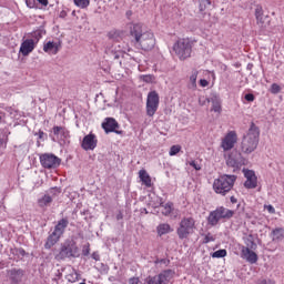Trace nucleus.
<instances>
[{
  "instance_id": "nucleus-1",
  "label": "nucleus",
  "mask_w": 284,
  "mask_h": 284,
  "mask_svg": "<svg viewBox=\"0 0 284 284\" xmlns=\"http://www.w3.org/2000/svg\"><path fill=\"white\" fill-rule=\"evenodd\" d=\"M130 37L131 42L138 48V50L149 52V50H152L154 45H156L154 33L143 30V24L141 23H135L130 27Z\"/></svg>"
},
{
  "instance_id": "nucleus-2",
  "label": "nucleus",
  "mask_w": 284,
  "mask_h": 284,
  "mask_svg": "<svg viewBox=\"0 0 284 284\" xmlns=\"http://www.w3.org/2000/svg\"><path fill=\"white\" fill-rule=\"evenodd\" d=\"M260 136L261 131L258 130V126L252 122L247 133L243 136L241 142L242 154H252V152L258 148Z\"/></svg>"
},
{
  "instance_id": "nucleus-3",
  "label": "nucleus",
  "mask_w": 284,
  "mask_h": 284,
  "mask_svg": "<svg viewBox=\"0 0 284 284\" xmlns=\"http://www.w3.org/2000/svg\"><path fill=\"white\" fill-rule=\"evenodd\" d=\"M234 183H236V175L224 174L214 180L213 190L215 194H221V196H225L226 194H229V192H232Z\"/></svg>"
},
{
  "instance_id": "nucleus-4",
  "label": "nucleus",
  "mask_w": 284,
  "mask_h": 284,
  "mask_svg": "<svg viewBox=\"0 0 284 284\" xmlns=\"http://www.w3.org/2000/svg\"><path fill=\"white\" fill-rule=\"evenodd\" d=\"M196 232V220L192 216L183 217L176 229V234L181 241L192 236Z\"/></svg>"
},
{
  "instance_id": "nucleus-5",
  "label": "nucleus",
  "mask_w": 284,
  "mask_h": 284,
  "mask_svg": "<svg viewBox=\"0 0 284 284\" xmlns=\"http://www.w3.org/2000/svg\"><path fill=\"white\" fill-rule=\"evenodd\" d=\"M79 257V246L74 241L67 240L60 245V251L55 255L57 261H65V258Z\"/></svg>"
},
{
  "instance_id": "nucleus-6",
  "label": "nucleus",
  "mask_w": 284,
  "mask_h": 284,
  "mask_svg": "<svg viewBox=\"0 0 284 284\" xmlns=\"http://www.w3.org/2000/svg\"><path fill=\"white\" fill-rule=\"evenodd\" d=\"M173 52L181 61H185V59L192 57V43L187 39H180L173 45Z\"/></svg>"
},
{
  "instance_id": "nucleus-7",
  "label": "nucleus",
  "mask_w": 284,
  "mask_h": 284,
  "mask_svg": "<svg viewBox=\"0 0 284 284\" xmlns=\"http://www.w3.org/2000/svg\"><path fill=\"white\" fill-rule=\"evenodd\" d=\"M232 216H234V211L225 209L224 206H219L215 211H212L209 214L207 223L214 227V225H219L221 219L230 220Z\"/></svg>"
},
{
  "instance_id": "nucleus-8",
  "label": "nucleus",
  "mask_w": 284,
  "mask_h": 284,
  "mask_svg": "<svg viewBox=\"0 0 284 284\" xmlns=\"http://www.w3.org/2000/svg\"><path fill=\"white\" fill-rule=\"evenodd\" d=\"M174 276V272L172 270L162 271L158 275H150L144 280L143 284H170L172 277Z\"/></svg>"
},
{
  "instance_id": "nucleus-9",
  "label": "nucleus",
  "mask_w": 284,
  "mask_h": 284,
  "mask_svg": "<svg viewBox=\"0 0 284 284\" xmlns=\"http://www.w3.org/2000/svg\"><path fill=\"white\" fill-rule=\"evenodd\" d=\"M40 163L45 170H54L61 165V159L52 153L40 155Z\"/></svg>"
},
{
  "instance_id": "nucleus-10",
  "label": "nucleus",
  "mask_w": 284,
  "mask_h": 284,
  "mask_svg": "<svg viewBox=\"0 0 284 284\" xmlns=\"http://www.w3.org/2000/svg\"><path fill=\"white\" fill-rule=\"evenodd\" d=\"M160 98L156 91H151L146 98V114L148 116H154L156 110H159Z\"/></svg>"
},
{
  "instance_id": "nucleus-11",
  "label": "nucleus",
  "mask_w": 284,
  "mask_h": 284,
  "mask_svg": "<svg viewBox=\"0 0 284 284\" xmlns=\"http://www.w3.org/2000/svg\"><path fill=\"white\" fill-rule=\"evenodd\" d=\"M255 19L258 28L265 30L270 26V16L265 14L262 6H256L255 8Z\"/></svg>"
},
{
  "instance_id": "nucleus-12",
  "label": "nucleus",
  "mask_w": 284,
  "mask_h": 284,
  "mask_svg": "<svg viewBox=\"0 0 284 284\" xmlns=\"http://www.w3.org/2000/svg\"><path fill=\"white\" fill-rule=\"evenodd\" d=\"M57 194H61V190L59 187L51 189L48 194H44L38 200L39 207H49V205H52V202L54 201V196H57Z\"/></svg>"
},
{
  "instance_id": "nucleus-13",
  "label": "nucleus",
  "mask_w": 284,
  "mask_h": 284,
  "mask_svg": "<svg viewBox=\"0 0 284 284\" xmlns=\"http://www.w3.org/2000/svg\"><path fill=\"white\" fill-rule=\"evenodd\" d=\"M226 165L229 168H241L242 165H245V159L243 155L236 151H233L231 154L226 158Z\"/></svg>"
},
{
  "instance_id": "nucleus-14",
  "label": "nucleus",
  "mask_w": 284,
  "mask_h": 284,
  "mask_svg": "<svg viewBox=\"0 0 284 284\" xmlns=\"http://www.w3.org/2000/svg\"><path fill=\"white\" fill-rule=\"evenodd\" d=\"M26 276V271L23 268H10L7 271V278L10 284H21Z\"/></svg>"
},
{
  "instance_id": "nucleus-15",
  "label": "nucleus",
  "mask_w": 284,
  "mask_h": 284,
  "mask_svg": "<svg viewBox=\"0 0 284 284\" xmlns=\"http://www.w3.org/2000/svg\"><path fill=\"white\" fill-rule=\"evenodd\" d=\"M102 128L106 134L114 132L115 134H123V131H119V122L114 118H105L102 123Z\"/></svg>"
},
{
  "instance_id": "nucleus-16",
  "label": "nucleus",
  "mask_w": 284,
  "mask_h": 284,
  "mask_svg": "<svg viewBox=\"0 0 284 284\" xmlns=\"http://www.w3.org/2000/svg\"><path fill=\"white\" fill-rule=\"evenodd\" d=\"M51 139L54 143H57V141H65V139H70V131L64 126H53Z\"/></svg>"
},
{
  "instance_id": "nucleus-17",
  "label": "nucleus",
  "mask_w": 284,
  "mask_h": 284,
  "mask_svg": "<svg viewBox=\"0 0 284 284\" xmlns=\"http://www.w3.org/2000/svg\"><path fill=\"white\" fill-rule=\"evenodd\" d=\"M236 141H237L236 132L230 131L222 140L221 148L223 149L224 152H227L229 150H232V148H234V145L236 144Z\"/></svg>"
},
{
  "instance_id": "nucleus-18",
  "label": "nucleus",
  "mask_w": 284,
  "mask_h": 284,
  "mask_svg": "<svg viewBox=\"0 0 284 284\" xmlns=\"http://www.w3.org/2000/svg\"><path fill=\"white\" fill-rule=\"evenodd\" d=\"M241 258H244V261H247V263H251V265H254V263L258 261V255L256 254V252H254V250L242 246Z\"/></svg>"
},
{
  "instance_id": "nucleus-19",
  "label": "nucleus",
  "mask_w": 284,
  "mask_h": 284,
  "mask_svg": "<svg viewBox=\"0 0 284 284\" xmlns=\"http://www.w3.org/2000/svg\"><path fill=\"white\" fill-rule=\"evenodd\" d=\"M244 176L246 179L244 187H246V190H254L257 185L256 173L252 170H244Z\"/></svg>"
},
{
  "instance_id": "nucleus-20",
  "label": "nucleus",
  "mask_w": 284,
  "mask_h": 284,
  "mask_svg": "<svg viewBox=\"0 0 284 284\" xmlns=\"http://www.w3.org/2000/svg\"><path fill=\"white\" fill-rule=\"evenodd\" d=\"M34 48H37L34 39H26L20 45V54H22V57H28V54L33 52Z\"/></svg>"
},
{
  "instance_id": "nucleus-21",
  "label": "nucleus",
  "mask_w": 284,
  "mask_h": 284,
  "mask_svg": "<svg viewBox=\"0 0 284 284\" xmlns=\"http://www.w3.org/2000/svg\"><path fill=\"white\" fill-rule=\"evenodd\" d=\"M97 143H98L97 135L90 133L83 138L81 148L82 150H85V151L94 150V148H97Z\"/></svg>"
},
{
  "instance_id": "nucleus-22",
  "label": "nucleus",
  "mask_w": 284,
  "mask_h": 284,
  "mask_svg": "<svg viewBox=\"0 0 284 284\" xmlns=\"http://www.w3.org/2000/svg\"><path fill=\"white\" fill-rule=\"evenodd\" d=\"M70 225V221H68V217L61 219L58 221L57 225L54 226V234H58L60 237L65 234V230Z\"/></svg>"
},
{
  "instance_id": "nucleus-23",
  "label": "nucleus",
  "mask_w": 284,
  "mask_h": 284,
  "mask_svg": "<svg viewBox=\"0 0 284 284\" xmlns=\"http://www.w3.org/2000/svg\"><path fill=\"white\" fill-rule=\"evenodd\" d=\"M61 239V235H58L57 233L52 232L44 244L45 250H52L57 243H59V240Z\"/></svg>"
},
{
  "instance_id": "nucleus-24",
  "label": "nucleus",
  "mask_w": 284,
  "mask_h": 284,
  "mask_svg": "<svg viewBox=\"0 0 284 284\" xmlns=\"http://www.w3.org/2000/svg\"><path fill=\"white\" fill-rule=\"evenodd\" d=\"M140 181L145 185L146 187H152V178H150V174L145 170L139 171Z\"/></svg>"
},
{
  "instance_id": "nucleus-25",
  "label": "nucleus",
  "mask_w": 284,
  "mask_h": 284,
  "mask_svg": "<svg viewBox=\"0 0 284 284\" xmlns=\"http://www.w3.org/2000/svg\"><path fill=\"white\" fill-rule=\"evenodd\" d=\"M43 51L48 54H57L59 52V44L49 41L43 45Z\"/></svg>"
},
{
  "instance_id": "nucleus-26",
  "label": "nucleus",
  "mask_w": 284,
  "mask_h": 284,
  "mask_svg": "<svg viewBox=\"0 0 284 284\" xmlns=\"http://www.w3.org/2000/svg\"><path fill=\"white\" fill-rule=\"evenodd\" d=\"M156 232L159 236H164V234H170V232H172V226L168 223H162L156 227Z\"/></svg>"
},
{
  "instance_id": "nucleus-27",
  "label": "nucleus",
  "mask_w": 284,
  "mask_h": 284,
  "mask_svg": "<svg viewBox=\"0 0 284 284\" xmlns=\"http://www.w3.org/2000/svg\"><path fill=\"white\" fill-rule=\"evenodd\" d=\"M160 207H163L162 214L163 216H170L172 212H174V203L168 202L166 204L160 203Z\"/></svg>"
},
{
  "instance_id": "nucleus-28",
  "label": "nucleus",
  "mask_w": 284,
  "mask_h": 284,
  "mask_svg": "<svg viewBox=\"0 0 284 284\" xmlns=\"http://www.w3.org/2000/svg\"><path fill=\"white\" fill-rule=\"evenodd\" d=\"M199 78V71L193 69L190 75L189 89L196 90V79Z\"/></svg>"
},
{
  "instance_id": "nucleus-29",
  "label": "nucleus",
  "mask_w": 284,
  "mask_h": 284,
  "mask_svg": "<svg viewBox=\"0 0 284 284\" xmlns=\"http://www.w3.org/2000/svg\"><path fill=\"white\" fill-rule=\"evenodd\" d=\"M284 237V230L282 227L272 231V241H281Z\"/></svg>"
},
{
  "instance_id": "nucleus-30",
  "label": "nucleus",
  "mask_w": 284,
  "mask_h": 284,
  "mask_svg": "<svg viewBox=\"0 0 284 284\" xmlns=\"http://www.w3.org/2000/svg\"><path fill=\"white\" fill-rule=\"evenodd\" d=\"M244 243L248 247V250H256L257 245L254 243V236L248 235L247 237L244 239Z\"/></svg>"
},
{
  "instance_id": "nucleus-31",
  "label": "nucleus",
  "mask_w": 284,
  "mask_h": 284,
  "mask_svg": "<svg viewBox=\"0 0 284 284\" xmlns=\"http://www.w3.org/2000/svg\"><path fill=\"white\" fill-rule=\"evenodd\" d=\"M81 275H79V273H77V271H72L70 274L67 275V281H69V283H77V281H79Z\"/></svg>"
},
{
  "instance_id": "nucleus-32",
  "label": "nucleus",
  "mask_w": 284,
  "mask_h": 284,
  "mask_svg": "<svg viewBox=\"0 0 284 284\" xmlns=\"http://www.w3.org/2000/svg\"><path fill=\"white\" fill-rule=\"evenodd\" d=\"M210 6H212V1H210V0H200V6H199L200 12H205V10L210 8Z\"/></svg>"
},
{
  "instance_id": "nucleus-33",
  "label": "nucleus",
  "mask_w": 284,
  "mask_h": 284,
  "mask_svg": "<svg viewBox=\"0 0 284 284\" xmlns=\"http://www.w3.org/2000/svg\"><path fill=\"white\" fill-rule=\"evenodd\" d=\"M74 6H77V8H81L82 10H84V8H88V6H90V0H73Z\"/></svg>"
},
{
  "instance_id": "nucleus-34",
  "label": "nucleus",
  "mask_w": 284,
  "mask_h": 284,
  "mask_svg": "<svg viewBox=\"0 0 284 284\" xmlns=\"http://www.w3.org/2000/svg\"><path fill=\"white\" fill-rule=\"evenodd\" d=\"M211 110L212 112H217V114H221L222 112L221 102L219 100H213Z\"/></svg>"
},
{
  "instance_id": "nucleus-35",
  "label": "nucleus",
  "mask_w": 284,
  "mask_h": 284,
  "mask_svg": "<svg viewBox=\"0 0 284 284\" xmlns=\"http://www.w3.org/2000/svg\"><path fill=\"white\" fill-rule=\"evenodd\" d=\"M225 256H227L226 250H219L212 254V258H225Z\"/></svg>"
},
{
  "instance_id": "nucleus-36",
  "label": "nucleus",
  "mask_w": 284,
  "mask_h": 284,
  "mask_svg": "<svg viewBox=\"0 0 284 284\" xmlns=\"http://www.w3.org/2000/svg\"><path fill=\"white\" fill-rule=\"evenodd\" d=\"M179 152H181V145L176 144V145H172L169 154L170 156H176V154H179Z\"/></svg>"
},
{
  "instance_id": "nucleus-37",
  "label": "nucleus",
  "mask_w": 284,
  "mask_h": 284,
  "mask_svg": "<svg viewBox=\"0 0 284 284\" xmlns=\"http://www.w3.org/2000/svg\"><path fill=\"white\" fill-rule=\"evenodd\" d=\"M216 241V237L214 235H212V233H207L205 236H204V240H203V243L204 244H207V243H212Z\"/></svg>"
},
{
  "instance_id": "nucleus-38",
  "label": "nucleus",
  "mask_w": 284,
  "mask_h": 284,
  "mask_svg": "<svg viewBox=\"0 0 284 284\" xmlns=\"http://www.w3.org/2000/svg\"><path fill=\"white\" fill-rule=\"evenodd\" d=\"M154 263H155V265H164V267H168L170 265V260H168V258H161V260L156 258L154 261Z\"/></svg>"
},
{
  "instance_id": "nucleus-39",
  "label": "nucleus",
  "mask_w": 284,
  "mask_h": 284,
  "mask_svg": "<svg viewBox=\"0 0 284 284\" xmlns=\"http://www.w3.org/2000/svg\"><path fill=\"white\" fill-rule=\"evenodd\" d=\"M271 94H278L281 92V85L273 83L270 89Z\"/></svg>"
},
{
  "instance_id": "nucleus-40",
  "label": "nucleus",
  "mask_w": 284,
  "mask_h": 284,
  "mask_svg": "<svg viewBox=\"0 0 284 284\" xmlns=\"http://www.w3.org/2000/svg\"><path fill=\"white\" fill-rule=\"evenodd\" d=\"M99 272L100 274H108V272H110V266H108V264L101 263Z\"/></svg>"
},
{
  "instance_id": "nucleus-41",
  "label": "nucleus",
  "mask_w": 284,
  "mask_h": 284,
  "mask_svg": "<svg viewBox=\"0 0 284 284\" xmlns=\"http://www.w3.org/2000/svg\"><path fill=\"white\" fill-rule=\"evenodd\" d=\"M142 81H144V83H152L154 81V77L153 75H141Z\"/></svg>"
},
{
  "instance_id": "nucleus-42",
  "label": "nucleus",
  "mask_w": 284,
  "mask_h": 284,
  "mask_svg": "<svg viewBox=\"0 0 284 284\" xmlns=\"http://www.w3.org/2000/svg\"><path fill=\"white\" fill-rule=\"evenodd\" d=\"M189 165H191V168H193L197 172L201 170V164H199V162H196V161L189 162Z\"/></svg>"
},
{
  "instance_id": "nucleus-43",
  "label": "nucleus",
  "mask_w": 284,
  "mask_h": 284,
  "mask_svg": "<svg viewBox=\"0 0 284 284\" xmlns=\"http://www.w3.org/2000/svg\"><path fill=\"white\" fill-rule=\"evenodd\" d=\"M82 254H83V256L90 255V244H87L83 246Z\"/></svg>"
},
{
  "instance_id": "nucleus-44",
  "label": "nucleus",
  "mask_w": 284,
  "mask_h": 284,
  "mask_svg": "<svg viewBox=\"0 0 284 284\" xmlns=\"http://www.w3.org/2000/svg\"><path fill=\"white\" fill-rule=\"evenodd\" d=\"M26 3L28 8H36L37 7V0H26Z\"/></svg>"
},
{
  "instance_id": "nucleus-45",
  "label": "nucleus",
  "mask_w": 284,
  "mask_h": 284,
  "mask_svg": "<svg viewBox=\"0 0 284 284\" xmlns=\"http://www.w3.org/2000/svg\"><path fill=\"white\" fill-rule=\"evenodd\" d=\"M244 99H245V101L252 102V101H254V94L247 93V94H245Z\"/></svg>"
},
{
  "instance_id": "nucleus-46",
  "label": "nucleus",
  "mask_w": 284,
  "mask_h": 284,
  "mask_svg": "<svg viewBox=\"0 0 284 284\" xmlns=\"http://www.w3.org/2000/svg\"><path fill=\"white\" fill-rule=\"evenodd\" d=\"M91 257L93 258V261H101V255H99V252H93Z\"/></svg>"
},
{
  "instance_id": "nucleus-47",
  "label": "nucleus",
  "mask_w": 284,
  "mask_h": 284,
  "mask_svg": "<svg viewBox=\"0 0 284 284\" xmlns=\"http://www.w3.org/2000/svg\"><path fill=\"white\" fill-rule=\"evenodd\" d=\"M209 84H210V82H207V80H205V79H201V80H200V85H201L202 88H207Z\"/></svg>"
},
{
  "instance_id": "nucleus-48",
  "label": "nucleus",
  "mask_w": 284,
  "mask_h": 284,
  "mask_svg": "<svg viewBox=\"0 0 284 284\" xmlns=\"http://www.w3.org/2000/svg\"><path fill=\"white\" fill-rule=\"evenodd\" d=\"M266 210H267V212H268L270 214H275V213H276V209H274V206H272V205H267V206H266Z\"/></svg>"
},
{
  "instance_id": "nucleus-49",
  "label": "nucleus",
  "mask_w": 284,
  "mask_h": 284,
  "mask_svg": "<svg viewBox=\"0 0 284 284\" xmlns=\"http://www.w3.org/2000/svg\"><path fill=\"white\" fill-rule=\"evenodd\" d=\"M129 284H139V277H131Z\"/></svg>"
},
{
  "instance_id": "nucleus-50",
  "label": "nucleus",
  "mask_w": 284,
  "mask_h": 284,
  "mask_svg": "<svg viewBox=\"0 0 284 284\" xmlns=\"http://www.w3.org/2000/svg\"><path fill=\"white\" fill-rule=\"evenodd\" d=\"M256 284H267V280L262 277V278L256 281Z\"/></svg>"
},
{
  "instance_id": "nucleus-51",
  "label": "nucleus",
  "mask_w": 284,
  "mask_h": 284,
  "mask_svg": "<svg viewBox=\"0 0 284 284\" xmlns=\"http://www.w3.org/2000/svg\"><path fill=\"white\" fill-rule=\"evenodd\" d=\"M231 203H239V200L233 195L230 197Z\"/></svg>"
},
{
  "instance_id": "nucleus-52",
  "label": "nucleus",
  "mask_w": 284,
  "mask_h": 284,
  "mask_svg": "<svg viewBox=\"0 0 284 284\" xmlns=\"http://www.w3.org/2000/svg\"><path fill=\"white\" fill-rule=\"evenodd\" d=\"M41 6H48V0H37Z\"/></svg>"
},
{
  "instance_id": "nucleus-53",
  "label": "nucleus",
  "mask_w": 284,
  "mask_h": 284,
  "mask_svg": "<svg viewBox=\"0 0 284 284\" xmlns=\"http://www.w3.org/2000/svg\"><path fill=\"white\" fill-rule=\"evenodd\" d=\"M18 253L21 255V256H26V251L23 248H19L18 250Z\"/></svg>"
},
{
  "instance_id": "nucleus-54",
  "label": "nucleus",
  "mask_w": 284,
  "mask_h": 284,
  "mask_svg": "<svg viewBox=\"0 0 284 284\" xmlns=\"http://www.w3.org/2000/svg\"><path fill=\"white\" fill-rule=\"evenodd\" d=\"M39 139H43V136L45 135V133L43 131H39Z\"/></svg>"
},
{
  "instance_id": "nucleus-55",
  "label": "nucleus",
  "mask_w": 284,
  "mask_h": 284,
  "mask_svg": "<svg viewBox=\"0 0 284 284\" xmlns=\"http://www.w3.org/2000/svg\"><path fill=\"white\" fill-rule=\"evenodd\" d=\"M6 118V114L0 113V123H3V119Z\"/></svg>"
},
{
  "instance_id": "nucleus-56",
  "label": "nucleus",
  "mask_w": 284,
  "mask_h": 284,
  "mask_svg": "<svg viewBox=\"0 0 284 284\" xmlns=\"http://www.w3.org/2000/svg\"><path fill=\"white\" fill-rule=\"evenodd\" d=\"M132 14V11H126V17L130 18V16Z\"/></svg>"
},
{
  "instance_id": "nucleus-57",
  "label": "nucleus",
  "mask_w": 284,
  "mask_h": 284,
  "mask_svg": "<svg viewBox=\"0 0 284 284\" xmlns=\"http://www.w3.org/2000/svg\"><path fill=\"white\" fill-rule=\"evenodd\" d=\"M8 112H10V114H12V108H9V109H8Z\"/></svg>"
}]
</instances>
